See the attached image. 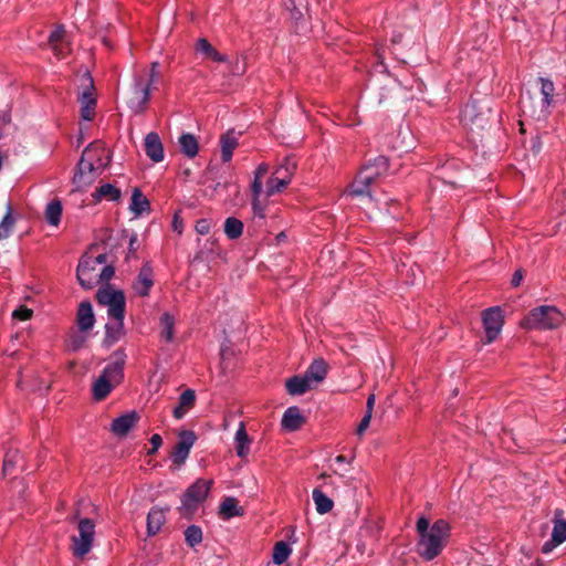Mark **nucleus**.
Wrapping results in <instances>:
<instances>
[{
	"label": "nucleus",
	"mask_w": 566,
	"mask_h": 566,
	"mask_svg": "<svg viewBox=\"0 0 566 566\" xmlns=\"http://www.w3.org/2000/svg\"><path fill=\"white\" fill-rule=\"evenodd\" d=\"M417 532L419 555L426 560H432L443 551L450 535V526L444 520H438L431 525L427 517L421 516L417 521Z\"/></svg>",
	"instance_id": "1"
},
{
	"label": "nucleus",
	"mask_w": 566,
	"mask_h": 566,
	"mask_svg": "<svg viewBox=\"0 0 566 566\" xmlns=\"http://www.w3.org/2000/svg\"><path fill=\"white\" fill-rule=\"evenodd\" d=\"M388 170V160L385 156H378L373 161L366 164L358 172L356 179L350 185L348 195L356 197H366L369 201L374 198L370 192V184Z\"/></svg>",
	"instance_id": "2"
},
{
	"label": "nucleus",
	"mask_w": 566,
	"mask_h": 566,
	"mask_svg": "<svg viewBox=\"0 0 566 566\" xmlns=\"http://www.w3.org/2000/svg\"><path fill=\"white\" fill-rule=\"evenodd\" d=\"M564 314L553 305H541L530 311L521 322L526 329H555L564 322Z\"/></svg>",
	"instance_id": "3"
},
{
	"label": "nucleus",
	"mask_w": 566,
	"mask_h": 566,
	"mask_svg": "<svg viewBox=\"0 0 566 566\" xmlns=\"http://www.w3.org/2000/svg\"><path fill=\"white\" fill-rule=\"evenodd\" d=\"M125 356L116 353V359L106 365L103 373L93 384V396L96 400L104 399L124 377Z\"/></svg>",
	"instance_id": "4"
},
{
	"label": "nucleus",
	"mask_w": 566,
	"mask_h": 566,
	"mask_svg": "<svg viewBox=\"0 0 566 566\" xmlns=\"http://www.w3.org/2000/svg\"><path fill=\"white\" fill-rule=\"evenodd\" d=\"M96 298L107 308L108 318L125 317L126 298L122 290L104 284L97 290Z\"/></svg>",
	"instance_id": "5"
},
{
	"label": "nucleus",
	"mask_w": 566,
	"mask_h": 566,
	"mask_svg": "<svg viewBox=\"0 0 566 566\" xmlns=\"http://www.w3.org/2000/svg\"><path fill=\"white\" fill-rule=\"evenodd\" d=\"M95 523L93 520L83 517L77 522L78 534L72 537V553L77 558L86 556L94 543Z\"/></svg>",
	"instance_id": "6"
},
{
	"label": "nucleus",
	"mask_w": 566,
	"mask_h": 566,
	"mask_svg": "<svg viewBox=\"0 0 566 566\" xmlns=\"http://www.w3.org/2000/svg\"><path fill=\"white\" fill-rule=\"evenodd\" d=\"M150 99L148 87L144 86V80L140 75L134 74L133 84L127 92L126 104L128 108L136 115L146 111Z\"/></svg>",
	"instance_id": "7"
},
{
	"label": "nucleus",
	"mask_w": 566,
	"mask_h": 566,
	"mask_svg": "<svg viewBox=\"0 0 566 566\" xmlns=\"http://www.w3.org/2000/svg\"><path fill=\"white\" fill-rule=\"evenodd\" d=\"M81 85L83 87L81 94L78 95L81 117L84 120H92L95 115L96 94L94 81L88 71H85L82 75Z\"/></svg>",
	"instance_id": "8"
},
{
	"label": "nucleus",
	"mask_w": 566,
	"mask_h": 566,
	"mask_svg": "<svg viewBox=\"0 0 566 566\" xmlns=\"http://www.w3.org/2000/svg\"><path fill=\"white\" fill-rule=\"evenodd\" d=\"M92 146L90 145L84 149L81 160L78 161L77 171L73 177V184L75 185L76 190L84 189L95 180L96 168L94 164L86 158L90 156Z\"/></svg>",
	"instance_id": "9"
},
{
	"label": "nucleus",
	"mask_w": 566,
	"mask_h": 566,
	"mask_svg": "<svg viewBox=\"0 0 566 566\" xmlns=\"http://www.w3.org/2000/svg\"><path fill=\"white\" fill-rule=\"evenodd\" d=\"M213 484L212 480L198 479L191 484L181 499L182 507L190 510L206 500Z\"/></svg>",
	"instance_id": "10"
},
{
	"label": "nucleus",
	"mask_w": 566,
	"mask_h": 566,
	"mask_svg": "<svg viewBox=\"0 0 566 566\" xmlns=\"http://www.w3.org/2000/svg\"><path fill=\"white\" fill-rule=\"evenodd\" d=\"M483 326L485 331L486 343L494 342L500 335L503 327V314L500 307H491L484 311Z\"/></svg>",
	"instance_id": "11"
},
{
	"label": "nucleus",
	"mask_w": 566,
	"mask_h": 566,
	"mask_svg": "<svg viewBox=\"0 0 566 566\" xmlns=\"http://www.w3.org/2000/svg\"><path fill=\"white\" fill-rule=\"evenodd\" d=\"M196 439L197 437L192 431L185 430L179 433L178 442L170 454L174 464L180 467L186 462Z\"/></svg>",
	"instance_id": "12"
},
{
	"label": "nucleus",
	"mask_w": 566,
	"mask_h": 566,
	"mask_svg": "<svg viewBox=\"0 0 566 566\" xmlns=\"http://www.w3.org/2000/svg\"><path fill=\"white\" fill-rule=\"evenodd\" d=\"M96 271L97 268L93 266V262H90V255H83L76 269V277L83 289L91 290L95 286L98 282V274Z\"/></svg>",
	"instance_id": "13"
},
{
	"label": "nucleus",
	"mask_w": 566,
	"mask_h": 566,
	"mask_svg": "<svg viewBox=\"0 0 566 566\" xmlns=\"http://www.w3.org/2000/svg\"><path fill=\"white\" fill-rule=\"evenodd\" d=\"M138 421L139 415L135 410L128 411L112 421L111 431L117 437H126Z\"/></svg>",
	"instance_id": "14"
},
{
	"label": "nucleus",
	"mask_w": 566,
	"mask_h": 566,
	"mask_svg": "<svg viewBox=\"0 0 566 566\" xmlns=\"http://www.w3.org/2000/svg\"><path fill=\"white\" fill-rule=\"evenodd\" d=\"M154 285L153 268L149 263H145L133 284V289L139 296H147Z\"/></svg>",
	"instance_id": "15"
},
{
	"label": "nucleus",
	"mask_w": 566,
	"mask_h": 566,
	"mask_svg": "<svg viewBox=\"0 0 566 566\" xmlns=\"http://www.w3.org/2000/svg\"><path fill=\"white\" fill-rule=\"evenodd\" d=\"M145 151L146 155L154 161L160 163L165 158L163 143L157 133L150 132L145 136Z\"/></svg>",
	"instance_id": "16"
},
{
	"label": "nucleus",
	"mask_w": 566,
	"mask_h": 566,
	"mask_svg": "<svg viewBox=\"0 0 566 566\" xmlns=\"http://www.w3.org/2000/svg\"><path fill=\"white\" fill-rule=\"evenodd\" d=\"M566 541V521L555 517L552 537L542 546L544 554L551 553L556 546Z\"/></svg>",
	"instance_id": "17"
},
{
	"label": "nucleus",
	"mask_w": 566,
	"mask_h": 566,
	"mask_svg": "<svg viewBox=\"0 0 566 566\" xmlns=\"http://www.w3.org/2000/svg\"><path fill=\"white\" fill-rule=\"evenodd\" d=\"M77 326L81 332H87L93 328L95 324V316L93 307L90 302H81L76 314Z\"/></svg>",
	"instance_id": "18"
},
{
	"label": "nucleus",
	"mask_w": 566,
	"mask_h": 566,
	"mask_svg": "<svg viewBox=\"0 0 566 566\" xmlns=\"http://www.w3.org/2000/svg\"><path fill=\"white\" fill-rule=\"evenodd\" d=\"M67 38L69 35L64 27L62 25L56 27L49 36V43L51 45V49L59 60L64 59V51L62 50V44H65L67 46Z\"/></svg>",
	"instance_id": "19"
},
{
	"label": "nucleus",
	"mask_w": 566,
	"mask_h": 566,
	"mask_svg": "<svg viewBox=\"0 0 566 566\" xmlns=\"http://www.w3.org/2000/svg\"><path fill=\"white\" fill-rule=\"evenodd\" d=\"M239 145V138L233 130H229L220 137L221 159L229 163L232 159L234 149Z\"/></svg>",
	"instance_id": "20"
},
{
	"label": "nucleus",
	"mask_w": 566,
	"mask_h": 566,
	"mask_svg": "<svg viewBox=\"0 0 566 566\" xmlns=\"http://www.w3.org/2000/svg\"><path fill=\"white\" fill-rule=\"evenodd\" d=\"M124 318H108V322L105 325V342L107 345H113L118 342L125 334L124 328Z\"/></svg>",
	"instance_id": "21"
},
{
	"label": "nucleus",
	"mask_w": 566,
	"mask_h": 566,
	"mask_svg": "<svg viewBox=\"0 0 566 566\" xmlns=\"http://www.w3.org/2000/svg\"><path fill=\"white\" fill-rule=\"evenodd\" d=\"M129 210L135 218L150 212V202L138 188H134Z\"/></svg>",
	"instance_id": "22"
},
{
	"label": "nucleus",
	"mask_w": 566,
	"mask_h": 566,
	"mask_svg": "<svg viewBox=\"0 0 566 566\" xmlns=\"http://www.w3.org/2000/svg\"><path fill=\"white\" fill-rule=\"evenodd\" d=\"M196 394L192 389H186L179 397L178 405L172 410L176 419H182L186 413L195 406Z\"/></svg>",
	"instance_id": "23"
},
{
	"label": "nucleus",
	"mask_w": 566,
	"mask_h": 566,
	"mask_svg": "<svg viewBox=\"0 0 566 566\" xmlns=\"http://www.w3.org/2000/svg\"><path fill=\"white\" fill-rule=\"evenodd\" d=\"M166 521L165 511L158 506L150 509L147 515V533L149 536L156 535Z\"/></svg>",
	"instance_id": "24"
},
{
	"label": "nucleus",
	"mask_w": 566,
	"mask_h": 566,
	"mask_svg": "<svg viewBox=\"0 0 566 566\" xmlns=\"http://www.w3.org/2000/svg\"><path fill=\"white\" fill-rule=\"evenodd\" d=\"M235 453L239 458H245L250 452L251 440L247 433L243 422H240L234 434Z\"/></svg>",
	"instance_id": "25"
},
{
	"label": "nucleus",
	"mask_w": 566,
	"mask_h": 566,
	"mask_svg": "<svg viewBox=\"0 0 566 566\" xmlns=\"http://www.w3.org/2000/svg\"><path fill=\"white\" fill-rule=\"evenodd\" d=\"M327 374V365L324 359H315L305 371V377L310 380V382L318 384L323 381Z\"/></svg>",
	"instance_id": "26"
},
{
	"label": "nucleus",
	"mask_w": 566,
	"mask_h": 566,
	"mask_svg": "<svg viewBox=\"0 0 566 566\" xmlns=\"http://www.w3.org/2000/svg\"><path fill=\"white\" fill-rule=\"evenodd\" d=\"M304 419L297 407H289L282 417V426L284 429L294 431L303 423Z\"/></svg>",
	"instance_id": "27"
},
{
	"label": "nucleus",
	"mask_w": 566,
	"mask_h": 566,
	"mask_svg": "<svg viewBox=\"0 0 566 566\" xmlns=\"http://www.w3.org/2000/svg\"><path fill=\"white\" fill-rule=\"evenodd\" d=\"M482 113H479L478 103L472 101L462 108L460 119L463 125H474L482 122Z\"/></svg>",
	"instance_id": "28"
},
{
	"label": "nucleus",
	"mask_w": 566,
	"mask_h": 566,
	"mask_svg": "<svg viewBox=\"0 0 566 566\" xmlns=\"http://www.w3.org/2000/svg\"><path fill=\"white\" fill-rule=\"evenodd\" d=\"M316 512L318 514H326L333 510L334 502L328 497L321 488H315L312 493Z\"/></svg>",
	"instance_id": "29"
},
{
	"label": "nucleus",
	"mask_w": 566,
	"mask_h": 566,
	"mask_svg": "<svg viewBox=\"0 0 566 566\" xmlns=\"http://www.w3.org/2000/svg\"><path fill=\"white\" fill-rule=\"evenodd\" d=\"M160 324V336L164 338L167 343H170L174 340V334H175V324H176V317L169 312H165L161 314L159 318Z\"/></svg>",
	"instance_id": "30"
},
{
	"label": "nucleus",
	"mask_w": 566,
	"mask_h": 566,
	"mask_svg": "<svg viewBox=\"0 0 566 566\" xmlns=\"http://www.w3.org/2000/svg\"><path fill=\"white\" fill-rule=\"evenodd\" d=\"M219 514L223 520H230L243 515V510L238 506V501L232 497H226L219 507Z\"/></svg>",
	"instance_id": "31"
},
{
	"label": "nucleus",
	"mask_w": 566,
	"mask_h": 566,
	"mask_svg": "<svg viewBox=\"0 0 566 566\" xmlns=\"http://www.w3.org/2000/svg\"><path fill=\"white\" fill-rule=\"evenodd\" d=\"M312 387V384L310 380L304 376H294L286 380V390L290 395L296 396V395H303L305 394L310 388Z\"/></svg>",
	"instance_id": "32"
},
{
	"label": "nucleus",
	"mask_w": 566,
	"mask_h": 566,
	"mask_svg": "<svg viewBox=\"0 0 566 566\" xmlns=\"http://www.w3.org/2000/svg\"><path fill=\"white\" fill-rule=\"evenodd\" d=\"M179 146L181 153L188 158H193L199 150V145L196 137L190 133H184L179 137Z\"/></svg>",
	"instance_id": "33"
},
{
	"label": "nucleus",
	"mask_w": 566,
	"mask_h": 566,
	"mask_svg": "<svg viewBox=\"0 0 566 566\" xmlns=\"http://www.w3.org/2000/svg\"><path fill=\"white\" fill-rule=\"evenodd\" d=\"M120 196V190L112 184H104L99 186L93 195L96 201H102L103 199L108 201H118Z\"/></svg>",
	"instance_id": "34"
},
{
	"label": "nucleus",
	"mask_w": 566,
	"mask_h": 566,
	"mask_svg": "<svg viewBox=\"0 0 566 566\" xmlns=\"http://www.w3.org/2000/svg\"><path fill=\"white\" fill-rule=\"evenodd\" d=\"M62 203L60 200H52L46 205L45 219L50 226L56 227L61 221Z\"/></svg>",
	"instance_id": "35"
},
{
	"label": "nucleus",
	"mask_w": 566,
	"mask_h": 566,
	"mask_svg": "<svg viewBox=\"0 0 566 566\" xmlns=\"http://www.w3.org/2000/svg\"><path fill=\"white\" fill-rule=\"evenodd\" d=\"M296 169V161L293 157H286L275 169L274 174L279 175L282 179L292 180V177Z\"/></svg>",
	"instance_id": "36"
},
{
	"label": "nucleus",
	"mask_w": 566,
	"mask_h": 566,
	"mask_svg": "<svg viewBox=\"0 0 566 566\" xmlns=\"http://www.w3.org/2000/svg\"><path fill=\"white\" fill-rule=\"evenodd\" d=\"M292 553L290 545L283 541L277 542L273 548L272 560L275 565H282Z\"/></svg>",
	"instance_id": "37"
},
{
	"label": "nucleus",
	"mask_w": 566,
	"mask_h": 566,
	"mask_svg": "<svg viewBox=\"0 0 566 566\" xmlns=\"http://www.w3.org/2000/svg\"><path fill=\"white\" fill-rule=\"evenodd\" d=\"M270 167L268 164L265 163H262L260 164L255 171H254V177H253V181L251 184V192L252 193H262V190H263V184H262V178L268 174Z\"/></svg>",
	"instance_id": "38"
},
{
	"label": "nucleus",
	"mask_w": 566,
	"mask_h": 566,
	"mask_svg": "<svg viewBox=\"0 0 566 566\" xmlns=\"http://www.w3.org/2000/svg\"><path fill=\"white\" fill-rule=\"evenodd\" d=\"M243 231V223L233 217L227 218L224 221V233L229 239H238Z\"/></svg>",
	"instance_id": "39"
},
{
	"label": "nucleus",
	"mask_w": 566,
	"mask_h": 566,
	"mask_svg": "<svg viewBox=\"0 0 566 566\" xmlns=\"http://www.w3.org/2000/svg\"><path fill=\"white\" fill-rule=\"evenodd\" d=\"M289 185V180L282 179L279 175L274 174L270 177L266 182L265 195L271 197L277 192H281Z\"/></svg>",
	"instance_id": "40"
},
{
	"label": "nucleus",
	"mask_w": 566,
	"mask_h": 566,
	"mask_svg": "<svg viewBox=\"0 0 566 566\" xmlns=\"http://www.w3.org/2000/svg\"><path fill=\"white\" fill-rule=\"evenodd\" d=\"M539 81H541V93L543 95V99H542L543 106L549 107L553 103V96H554V92H555L554 83L551 80L544 78V77H541Z\"/></svg>",
	"instance_id": "41"
},
{
	"label": "nucleus",
	"mask_w": 566,
	"mask_h": 566,
	"mask_svg": "<svg viewBox=\"0 0 566 566\" xmlns=\"http://www.w3.org/2000/svg\"><path fill=\"white\" fill-rule=\"evenodd\" d=\"M185 541L190 547L202 542V530L198 525H190L185 531Z\"/></svg>",
	"instance_id": "42"
},
{
	"label": "nucleus",
	"mask_w": 566,
	"mask_h": 566,
	"mask_svg": "<svg viewBox=\"0 0 566 566\" xmlns=\"http://www.w3.org/2000/svg\"><path fill=\"white\" fill-rule=\"evenodd\" d=\"M15 220L17 216L13 214L11 206L7 205L6 213L2 217V239L11 233Z\"/></svg>",
	"instance_id": "43"
},
{
	"label": "nucleus",
	"mask_w": 566,
	"mask_h": 566,
	"mask_svg": "<svg viewBox=\"0 0 566 566\" xmlns=\"http://www.w3.org/2000/svg\"><path fill=\"white\" fill-rule=\"evenodd\" d=\"M159 67H160V65L158 62H153L150 64V69L146 73L147 81L146 82L144 81V86L148 87L149 91L151 90V87H154L158 83V81L160 78V69Z\"/></svg>",
	"instance_id": "44"
},
{
	"label": "nucleus",
	"mask_w": 566,
	"mask_h": 566,
	"mask_svg": "<svg viewBox=\"0 0 566 566\" xmlns=\"http://www.w3.org/2000/svg\"><path fill=\"white\" fill-rule=\"evenodd\" d=\"M32 313H33L32 310L21 305L12 312V319L13 321H27V319L31 318Z\"/></svg>",
	"instance_id": "45"
},
{
	"label": "nucleus",
	"mask_w": 566,
	"mask_h": 566,
	"mask_svg": "<svg viewBox=\"0 0 566 566\" xmlns=\"http://www.w3.org/2000/svg\"><path fill=\"white\" fill-rule=\"evenodd\" d=\"M214 48L208 42L207 39L201 38L197 41L196 51L208 57Z\"/></svg>",
	"instance_id": "46"
},
{
	"label": "nucleus",
	"mask_w": 566,
	"mask_h": 566,
	"mask_svg": "<svg viewBox=\"0 0 566 566\" xmlns=\"http://www.w3.org/2000/svg\"><path fill=\"white\" fill-rule=\"evenodd\" d=\"M261 193H252V210L254 216L259 218H264V206L260 200Z\"/></svg>",
	"instance_id": "47"
},
{
	"label": "nucleus",
	"mask_w": 566,
	"mask_h": 566,
	"mask_svg": "<svg viewBox=\"0 0 566 566\" xmlns=\"http://www.w3.org/2000/svg\"><path fill=\"white\" fill-rule=\"evenodd\" d=\"M21 460V457L18 452H7L4 455V460L2 463V471H6L8 467H13L18 464Z\"/></svg>",
	"instance_id": "48"
},
{
	"label": "nucleus",
	"mask_w": 566,
	"mask_h": 566,
	"mask_svg": "<svg viewBox=\"0 0 566 566\" xmlns=\"http://www.w3.org/2000/svg\"><path fill=\"white\" fill-rule=\"evenodd\" d=\"M115 271L111 265H105L102 271L98 273V281L104 282L105 284H109L108 281L113 277Z\"/></svg>",
	"instance_id": "49"
},
{
	"label": "nucleus",
	"mask_w": 566,
	"mask_h": 566,
	"mask_svg": "<svg viewBox=\"0 0 566 566\" xmlns=\"http://www.w3.org/2000/svg\"><path fill=\"white\" fill-rule=\"evenodd\" d=\"M370 420H371L370 412H366L365 416L363 417V419L360 420L358 427H357V434L358 436L364 434V432L369 427Z\"/></svg>",
	"instance_id": "50"
},
{
	"label": "nucleus",
	"mask_w": 566,
	"mask_h": 566,
	"mask_svg": "<svg viewBox=\"0 0 566 566\" xmlns=\"http://www.w3.org/2000/svg\"><path fill=\"white\" fill-rule=\"evenodd\" d=\"M196 231L199 233V234H208L209 231H210V223L208 220L206 219H200L197 221L196 223Z\"/></svg>",
	"instance_id": "51"
},
{
	"label": "nucleus",
	"mask_w": 566,
	"mask_h": 566,
	"mask_svg": "<svg viewBox=\"0 0 566 566\" xmlns=\"http://www.w3.org/2000/svg\"><path fill=\"white\" fill-rule=\"evenodd\" d=\"M150 444H151V449L148 451V454H153V453L157 452V450L161 447V444H163L161 437L157 433L153 434L150 438Z\"/></svg>",
	"instance_id": "52"
},
{
	"label": "nucleus",
	"mask_w": 566,
	"mask_h": 566,
	"mask_svg": "<svg viewBox=\"0 0 566 566\" xmlns=\"http://www.w3.org/2000/svg\"><path fill=\"white\" fill-rule=\"evenodd\" d=\"M208 59H211L216 62H227L228 57L221 53H219L216 49L211 52V54L208 56Z\"/></svg>",
	"instance_id": "53"
},
{
	"label": "nucleus",
	"mask_w": 566,
	"mask_h": 566,
	"mask_svg": "<svg viewBox=\"0 0 566 566\" xmlns=\"http://www.w3.org/2000/svg\"><path fill=\"white\" fill-rule=\"evenodd\" d=\"M172 229H174V231L178 232L179 234L182 232V220L179 218L178 214L174 216Z\"/></svg>",
	"instance_id": "54"
},
{
	"label": "nucleus",
	"mask_w": 566,
	"mask_h": 566,
	"mask_svg": "<svg viewBox=\"0 0 566 566\" xmlns=\"http://www.w3.org/2000/svg\"><path fill=\"white\" fill-rule=\"evenodd\" d=\"M90 262H93V266H98L106 262V254H99L96 258L90 256Z\"/></svg>",
	"instance_id": "55"
},
{
	"label": "nucleus",
	"mask_w": 566,
	"mask_h": 566,
	"mask_svg": "<svg viewBox=\"0 0 566 566\" xmlns=\"http://www.w3.org/2000/svg\"><path fill=\"white\" fill-rule=\"evenodd\" d=\"M522 279H523V275H522V272L521 271H516L514 274H513V277H512V285L513 286H518L522 282Z\"/></svg>",
	"instance_id": "56"
},
{
	"label": "nucleus",
	"mask_w": 566,
	"mask_h": 566,
	"mask_svg": "<svg viewBox=\"0 0 566 566\" xmlns=\"http://www.w3.org/2000/svg\"><path fill=\"white\" fill-rule=\"evenodd\" d=\"M374 403H375V396L370 395L368 397V399H367V410H366V412H370V415H373Z\"/></svg>",
	"instance_id": "57"
},
{
	"label": "nucleus",
	"mask_w": 566,
	"mask_h": 566,
	"mask_svg": "<svg viewBox=\"0 0 566 566\" xmlns=\"http://www.w3.org/2000/svg\"><path fill=\"white\" fill-rule=\"evenodd\" d=\"M303 4V0H290V8L296 10L298 6Z\"/></svg>",
	"instance_id": "58"
},
{
	"label": "nucleus",
	"mask_w": 566,
	"mask_h": 566,
	"mask_svg": "<svg viewBox=\"0 0 566 566\" xmlns=\"http://www.w3.org/2000/svg\"><path fill=\"white\" fill-rule=\"evenodd\" d=\"M62 50L64 51V57L71 52L70 39L67 38V46L62 44Z\"/></svg>",
	"instance_id": "59"
},
{
	"label": "nucleus",
	"mask_w": 566,
	"mask_h": 566,
	"mask_svg": "<svg viewBox=\"0 0 566 566\" xmlns=\"http://www.w3.org/2000/svg\"><path fill=\"white\" fill-rule=\"evenodd\" d=\"M233 74L235 75H240L244 72V67L243 66H240L239 63H237L235 67L233 69Z\"/></svg>",
	"instance_id": "60"
},
{
	"label": "nucleus",
	"mask_w": 566,
	"mask_h": 566,
	"mask_svg": "<svg viewBox=\"0 0 566 566\" xmlns=\"http://www.w3.org/2000/svg\"><path fill=\"white\" fill-rule=\"evenodd\" d=\"M521 108H522L523 113H526V98L525 97H522V99H521Z\"/></svg>",
	"instance_id": "61"
},
{
	"label": "nucleus",
	"mask_w": 566,
	"mask_h": 566,
	"mask_svg": "<svg viewBox=\"0 0 566 566\" xmlns=\"http://www.w3.org/2000/svg\"><path fill=\"white\" fill-rule=\"evenodd\" d=\"M335 462H337V463H345L346 462V458L344 455H337L335 458Z\"/></svg>",
	"instance_id": "62"
}]
</instances>
